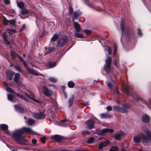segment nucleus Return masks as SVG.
I'll return each instance as SVG.
<instances>
[{"instance_id": "1", "label": "nucleus", "mask_w": 151, "mask_h": 151, "mask_svg": "<svg viewBox=\"0 0 151 151\" xmlns=\"http://www.w3.org/2000/svg\"><path fill=\"white\" fill-rule=\"evenodd\" d=\"M35 132L29 127H23L21 129L15 130L13 132L12 138L18 144L21 145L29 144L27 140L23 139L22 135L24 133H34Z\"/></svg>"}, {"instance_id": "2", "label": "nucleus", "mask_w": 151, "mask_h": 151, "mask_svg": "<svg viewBox=\"0 0 151 151\" xmlns=\"http://www.w3.org/2000/svg\"><path fill=\"white\" fill-rule=\"evenodd\" d=\"M144 131L147 134L148 137L144 134L139 133L134 137L133 139L135 142L139 143L141 140L143 143H147L149 140H151V132L148 130H144Z\"/></svg>"}, {"instance_id": "3", "label": "nucleus", "mask_w": 151, "mask_h": 151, "mask_svg": "<svg viewBox=\"0 0 151 151\" xmlns=\"http://www.w3.org/2000/svg\"><path fill=\"white\" fill-rule=\"evenodd\" d=\"M69 40L68 37L66 36H63L61 39H59L57 42V45L59 47H61L65 45Z\"/></svg>"}, {"instance_id": "4", "label": "nucleus", "mask_w": 151, "mask_h": 151, "mask_svg": "<svg viewBox=\"0 0 151 151\" xmlns=\"http://www.w3.org/2000/svg\"><path fill=\"white\" fill-rule=\"evenodd\" d=\"M54 43H52V42H50L48 47H46L44 48V50L45 52L43 51V53L41 52L42 55H45L48 54L52 52L54 49Z\"/></svg>"}, {"instance_id": "5", "label": "nucleus", "mask_w": 151, "mask_h": 151, "mask_svg": "<svg viewBox=\"0 0 151 151\" xmlns=\"http://www.w3.org/2000/svg\"><path fill=\"white\" fill-rule=\"evenodd\" d=\"M111 60V57H109L106 61V64L104 66V69L107 73H109L110 71V65Z\"/></svg>"}, {"instance_id": "6", "label": "nucleus", "mask_w": 151, "mask_h": 151, "mask_svg": "<svg viewBox=\"0 0 151 151\" xmlns=\"http://www.w3.org/2000/svg\"><path fill=\"white\" fill-rule=\"evenodd\" d=\"M131 96L132 98L133 99H135L137 101H138L139 100H140L142 102V103H145V105L149 107H150L151 109V100L150 99H149L148 100V104L146 103V101L145 100H143L141 98H138L136 94H134L133 95H131Z\"/></svg>"}, {"instance_id": "7", "label": "nucleus", "mask_w": 151, "mask_h": 151, "mask_svg": "<svg viewBox=\"0 0 151 151\" xmlns=\"http://www.w3.org/2000/svg\"><path fill=\"white\" fill-rule=\"evenodd\" d=\"M42 90L44 94L48 98H50L53 93V91L51 90H49L45 86H44Z\"/></svg>"}, {"instance_id": "8", "label": "nucleus", "mask_w": 151, "mask_h": 151, "mask_svg": "<svg viewBox=\"0 0 151 151\" xmlns=\"http://www.w3.org/2000/svg\"><path fill=\"white\" fill-rule=\"evenodd\" d=\"M33 116L34 118L38 119H42L45 118V115L43 112H39L37 113H34Z\"/></svg>"}, {"instance_id": "9", "label": "nucleus", "mask_w": 151, "mask_h": 151, "mask_svg": "<svg viewBox=\"0 0 151 151\" xmlns=\"http://www.w3.org/2000/svg\"><path fill=\"white\" fill-rule=\"evenodd\" d=\"M87 127L88 128L91 129L94 127V121L93 119H91L87 121L86 123Z\"/></svg>"}, {"instance_id": "10", "label": "nucleus", "mask_w": 151, "mask_h": 151, "mask_svg": "<svg viewBox=\"0 0 151 151\" xmlns=\"http://www.w3.org/2000/svg\"><path fill=\"white\" fill-rule=\"evenodd\" d=\"M24 66L26 69L27 71L31 74L34 75L35 76H39V74L36 72L34 71L31 69H29L27 67V64L25 62H24L23 63Z\"/></svg>"}, {"instance_id": "11", "label": "nucleus", "mask_w": 151, "mask_h": 151, "mask_svg": "<svg viewBox=\"0 0 151 151\" xmlns=\"http://www.w3.org/2000/svg\"><path fill=\"white\" fill-rule=\"evenodd\" d=\"M120 26L121 29L122 31V34H123L124 32L125 33L127 32L129 29V27L127 26L124 27V22L123 21H122L121 23Z\"/></svg>"}, {"instance_id": "12", "label": "nucleus", "mask_w": 151, "mask_h": 151, "mask_svg": "<svg viewBox=\"0 0 151 151\" xmlns=\"http://www.w3.org/2000/svg\"><path fill=\"white\" fill-rule=\"evenodd\" d=\"M14 74V73L12 71H8L6 72V78L9 80H12Z\"/></svg>"}, {"instance_id": "13", "label": "nucleus", "mask_w": 151, "mask_h": 151, "mask_svg": "<svg viewBox=\"0 0 151 151\" xmlns=\"http://www.w3.org/2000/svg\"><path fill=\"white\" fill-rule=\"evenodd\" d=\"M100 132L103 134L106 133H112L113 132V130L112 129L108 128H104L100 130Z\"/></svg>"}, {"instance_id": "14", "label": "nucleus", "mask_w": 151, "mask_h": 151, "mask_svg": "<svg viewBox=\"0 0 151 151\" xmlns=\"http://www.w3.org/2000/svg\"><path fill=\"white\" fill-rule=\"evenodd\" d=\"M131 106V105L129 104H127L123 105L121 108V112L123 113L127 112V111L128 109Z\"/></svg>"}, {"instance_id": "15", "label": "nucleus", "mask_w": 151, "mask_h": 151, "mask_svg": "<svg viewBox=\"0 0 151 151\" xmlns=\"http://www.w3.org/2000/svg\"><path fill=\"white\" fill-rule=\"evenodd\" d=\"M110 142L108 140H106L104 142H103L100 144L99 145V147L100 149H102L105 147L109 145Z\"/></svg>"}, {"instance_id": "16", "label": "nucleus", "mask_w": 151, "mask_h": 151, "mask_svg": "<svg viewBox=\"0 0 151 151\" xmlns=\"http://www.w3.org/2000/svg\"><path fill=\"white\" fill-rule=\"evenodd\" d=\"M73 25L76 29V32H80L81 31V27L78 23L74 21Z\"/></svg>"}, {"instance_id": "17", "label": "nucleus", "mask_w": 151, "mask_h": 151, "mask_svg": "<svg viewBox=\"0 0 151 151\" xmlns=\"http://www.w3.org/2000/svg\"><path fill=\"white\" fill-rule=\"evenodd\" d=\"M124 134L123 132H121L119 133H116L114 136V137L116 139L119 140L120 139Z\"/></svg>"}, {"instance_id": "18", "label": "nucleus", "mask_w": 151, "mask_h": 151, "mask_svg": "<svg viewBox=\"0 0 151 151\" xmlns=\"http://www.w3.org/2000/svg\"><path fill=\"white\" fill-rule=\"evenodd\" d=\"M14 106L15 110L19 112L22 113L24 112V109L20 106L19 105H14Z\"/></svg>"}, {"instance_id": "19", "label": "nucleus", "mask_w": 151, "mask_h": 151, "mask_svg": "<svg viewBox=\"0 0 151 151\" xmlns=\"http://www.w3.org/2000/svg\"><path fill=\"white\" fill-rule=\"evenodd\" d=\"M52 138L58 142H60L62 139V137L60 135H53L52 137Z\"/></svg>"}, {"instance_id": "20", "label": "nucleus", "mask_w": 151, "mask_h": 151, "mask_svg": "<svg viewBox=\"0 0 151 151\" xmlns=\"http://www.w3.org/2000/svg\"><path fill=\"white\" fill-rule=\"evenodd\" d=\"M150 118V117L149 116L145 115L142 117V121L144 122L147 123L149 121Z\"/></svg>"}, {"instance_id": "21", "label": "nucleus", "mask_w": 151, "mask_h": 151, "mask_svg": "<svg viewBox=\"0 0 151 151\" xmlns=\"http://www.w3.org/2000/svg\"><path fill=\"white\" fill-rule=\"evenodd\" d=\"M81 13L79 11L77 10L73 14V19L74 21L75 19H77L81 15Z\"/></svg>"}, {"instance_id": "22", "label": "nucleus", "mask_w": 151, "mask_h": 151, "mask_svg": "<svg viewBox=\"0 0 151 151\" xmlns=\"http://www.w3.org/2000/svg\"><path fill=\"white\" fill-rule=\"evenodd\" d=\"M2 37L4 40L5 42L7 44L9 45L10 44V42L9 41L7 40V35L5 33H3L2 34Z\"/></svg>"}, {"instance_id": "23", "label": "nucleus", "mask_w": 151, "mask_h": 151, "mask_svg": "<svg viewBox=\"0 0 151 151\" xmlns=\"http://www.w3.org/2000/svg\"><path fill=\"white\" fill-rule=\"evenodd\" d=\"M20 77V76L19 73H16L15 74L14 80L16 83H18V81Z\"/></svg>"}, {"instance_id": "24", "label": "nucleus", "mask_w": 151, "mask_h": 151, "mask_svg": "<svg viewBox=\"0 0 151 151\" xmlns=\"http://www.w3.org/2000/svg\"><path fill=\"white\" fill-rule=\"evenodd\" d=\"M100 117L102 119H106L110 118L111 116L109 114H102L100 115Z\"/></svg>"}, {"instance_id": "25", "label": "nucleus", "mask_w": 151, "mask_h": 151, "mask_svg": "<svg viewBox=\"0 0 151 151\" xmlns=\"http://www.w3.org/2000/svg\"><path fill=\"white\" fill-rule=\"evenodd\" d=\"M56 65V62H49L47 64L48 66L50 68H52Z\"/></svg>"}, {"instance_id": "26", "label": "nucleus", "mask_w": 151, "mask_h": 151, "mask_svg": "<svg viewBox=\"0 0 151 151\" xmlns=\"http://www.w3.org/2000/svg\"><path fill=\"white\" fill-rule=\"evenodd\" d=\"M58 34H55L51 38V40L50 42H52V43H54L58 38Z\"/></svg>"}, {"instance_id": "27", "label": "nucleus", "mask_w": 151, "mask_h": 151, "mask_svg": "<svg viewBox=\"0 0 151 151\" xmlns=\"http://www.w3.org/2000/svg\"><path fill=\"white\" fill-rule=\"evenodd\" d=\"M17 3L18 6L20 8H22L24 6V3L22 1H17Z\"/></svg>"}, {"instance_id": "28", "label": "nucleus", "mask_w": 151, "mask_h": 151, "mask_svg": "<svg viewBox=\"0 0 151 151\" xmlns=\"http://www.w3.org/2000/svg\"><path fill=\"white\" fill-rule=\"evenodd\" d=\"M7 99L8 100L12 102L14 101V96L11 94H8L7 95Z\"/></svg>"}, {"instance_id": "29", "label": "nucleus", "mask_w": 151, "mask_h": 151, "mask_svg": "<svg viewBox=\"0 0 151 151\" xmlns=\"http://www.w3.org/2000/svg\"><path fill=\"white\" fill-rule=\"evenodd\" d=\"M0 126L1 129L4 130V131L7 129L8 128V125L4 124H0Z\"/></svg>"}, {"instance_id": "30", "label": "nucleus", "mask_w": 151, "mask_h": 151, "mask_svg": "<svg viewBox=\"0 0 151 151\" xmlns=\"http://www.w3.org/2000/svg\"><path fill=\"white\" fill-rule=\"evenodd\" d=\"M74 99V97L73 96L70 97L68 103L69 106H71L73 104Z\"/></svg>"}, {"instance_id": "31", "label": "nucleus", "mask_w": 151, "mask_h": 151, "mask_svg": "<svg viewBox=\"0 0 151 151\" xmlns=\"http://www.w3.org/2000/svg\"><path fill=\"white\" fill-rule=\"evenodd\" d=\"M81 133L83 135H86L89 134H90V132L86 130L82 131L81 132Z\"/></svg>"}, {"instance_id": "32", "label": "nucleus", "mask_w": 151, "mask_h": 151, "mask_svg": "<svg viewBox=\"0 0 151 151\" xmlns=\"http://www.w3.org/2000/svg\"><path fill=\"white\" fill-rule=\"evenodd\" d=\"M29 12V11L25 9H23L21 10V13L22 15H24L28 14Z\"/></svg>"}, {"instance_id": "33", "label": "nucleus", "mask_w": 151, "mask_h": 151, "mask_svg": "<svg viewBox=\"0 0 151 151\" xmlns=\"http://www.w3.org/2000/svg\"><path fill=\"white\" fill-rule=\"evenodd\" d=\"M27 122L28 124L29 125H33L35 123V121H34L31 119H28L27 120Z\"/></svg>"}, {"instance_id": "34", "label": "nucleus", "mask_w": 151, "mask_h": 151, "mask_svg": "<svg viewBox=\"0 0 151 151\" xmlns=\"http://www.w3.org/2000/svg\"><path fill=\"white\" fill-rule=\"evenodd\" d=\"M114 56H115L117 52V47L116 45L115 44L114 45Z\"/></svg>"}, {"instance_id": "35", "label": "nucleus", "mask_w": 151, "mask_h": 151, "mask_svg": "<svg viewBox=\"0 0 151 151\" xmlns=\"http://www.w3.org/2000/svg\"><path fill=\"white\" fill-rule=\"evenodd\" d=\"M68 86L69 88H73L75 85L74 83L72 81H70L68 82Z\"/></svg>"}, {"instance_id": "36", "label": "nucleus", "mask_w": 151, "mask_h": 151, "mask_svg": "<svg viewBox=\"0 0 151 151\" xmlns=\"http://www.w3.org/2000/svg\"><path fill=\"white\" fill-rule=\"evenodd\" d=\"M11 56L13 58H16L17 56L18 57L19 55L14 52L12 51L11 52Z\"/></svg>"}, {"instance_id": "37", "label": "nucleus", "mask_w": 151, "mask_h": 151, "mask_svg": "<svg viewBox=\"0 0 151 151\" xmlns=\"http://www.w3.org/2000/svg\"><path fill=\"white\" fill-rule=\"evenodd\" d=\"M74 35L78 38H82L84 37V36L82 34L79 33H76L74 34Z\"/></svg>"}, {"instance_id": "38", "label": "nucleus", "mask_w": 151, "mask_h": 151, "mask_svg": "<svg viewBox=\"0 0 151 151\" xmlns=\"http://www.w3.org/2000/svg\"><path fill=\"white\" fill-rule=\"evenodd\" d=\"M125 91L127 96H129V87H124Z\"/></svg>"}, {"instance_id": "39", "label": "nucleus", "mask_w": 151, "mask_h": 151, "mask_svg": "<svg viewBox=\"0 0 151 151\" xmlns=\"http://www.w3.org/2000/svg\"><path fill=\"white\" fill-rule=\"evenodd\" d=\"M48 80L51 82H55L57 81L56 78L54 77H50L48 78Z\"/></svg>"}, {"instance_id": "40", "label": "nucleus", "mask_w": 151, "mask_h": 151, "mask_svg": "<svg viewBox=\"0 0 151 151\" xmlns=\"http://www.w3.org/2000/svg\"><path fill=\"white\" fill-rule=\"evenodd\" d=\"M47 138V136H42L40 138V140L44 144L45 143V140Z\"/></svg>"}, {"instance_id": "41", "label": "nucleus", "mask_w": 151, "mask_h": 151, "mask_svg": "<svg viewBox=\"0 0 151 151\" xmlns=\"http://www.w3.org/2000/svg\"><path fill=\"white\" fill-rule=\"evenodd\" d=\"M94 141V138L93 137H90L87 141V142L88 144L92 143Z\"/></svg>"}, {"instance_id": "42", "label": "nucleus", "mask_w": 151, "mask_h": 151, "mask_svg": "<svg viewBox=\"0 0 151 151\" xmlns=\"http://www.w3.org/2000/svg\"><path fill=\"white\" fill-rule=\"evenodd\" d=\"M25 94L29 99H32V100L34 101H35V102H39V101L38 100H37L36 99H32L31 98V96H29L28 94H27V93H25Z\"/></svg>"}, {"instance_id": "43", "label": "nucleus", "mask_w": 151, "mask_h": 151, "mask_svg": "<svg viewBox=\"0 0 151 151\" xmlns=\"http://www.w3.org/2000/svg\"><path fill=\"white\" fill-rule=\"evenodd\" d=\"M6 91L10 93H14V91L10 87H7L6 88Z\"/></svg>"}, {"instance_id": "44", "label": "nucleus", "mask_w": 151, "mask_h": 151, "mask_svg": "<svg viewBox=\"0 0 151 151\" xmlns=\"http://www.w3.org/2000/svg\"><path fill=\"white\" fill-rule=\"evenodd\" d=\"M7 32L9 34H12L14 33L15 32V30L8 29H7Z\"/></svg>"}, {"instance_id": "45", "label": "nucleus", "mask_w": 151, "mask_h": 151, "mask_svg": "<svg viewBox=\"0 0 151 151\" xmlns=\"http://www.w3.org/2000/svg\"><path fill=\"white\" fill-rule=\"evenodd\" d=\"M117 147L116 146L112 147L109 150V151H117Z\"/></svg>"}, {"instance_id": "46", "label": "nucleus", "mask_w": 151, "mask_h": 151, "mask_svg": "<svg viewBox=\"0 0 151 151\" xmlns=\"http://www.w3.org/2000/svg\"><path fill=\"white\" fill-rule=\"evenodd\" d=\"M14 68L16 70H17V71L22 73L21 70L19 68V66H14Z\"/></svg>"}, {"instance_id": "47", "label": "nucleus", "mask_w": 151, "mask_h": 151, "mask_svg": "<svg viewBox=\"0 0 151 151\" xmlns=\"http://www.w3.org/2000/svg\"><path fill=\"white\" fill-rule=\"evenodd\" d=\"M8 22L12 25H14L15 23V21L13 19L9 20Z\"/></svg>"}, {"instance_id": "48", "label": "nucleus", "mask_w": 151, "mask_h": 151, "mask_svg": "<svg viewBox=\"0 0 151 151\" xmlns=\"http://www.w3.org/2000/svg\"><path fill=\"white\" fill-rule=\"evenodd\" d=\"M114 109L115 110L116 109L117 110H118L119 111H121V108L120 107H119V106H114Z\"/></svg>"}, {"instance_id": "49", "label": "nucleus", "mask_w": 151, "mask_h": 151, "mask_svg": "<svg viewBox=\"0 0 151 151\" xmlns=\"http://www.w3.org/2000/svg\"><path fill=\"white\" fill-rule=\"evenodd\" d=\"M69 10L70 12V14L71 15L73 13V8L71 6H70L69 8Z\"/></svg>"}, {"instance_id": "50", "label": "nucleus", "mask_w": 151, "mask_h": 151, "mask_svg": "<svg viewBox=\"0 0 151 151\" xmlns=\"http://www.w3.org/2000/svg\"><path fill=\"white\" fill-rule=\"evenodd\" d=\"M5 133L8 136H10L11 134L10 132L8 130V129L4 131Z\"/></svg>"}, {"instance_id": "51", "label": "nucleus", "mask_w": 151, "mask_h": 151, "mask_svg": "<svg viewBox=\"0 0 151 151\" xmlns=\"http://www.w3.org/2000/svg\"><path fill=\"white\" fill-rule=\"evenodd\" d=\"M108 48V52L109 55L111 54V49L109 47H107Z\"/></svg>"}, {"instance_id": "52", "label": "nucleus", "mask_w": 151, "mask_h": 151, "mask_svg": "<svg viewBox=\"0 0 151 151\" xmlns=\"http://www.w3.org/2000/svg\"><path fill=\"white\" fill-rule=\"evenodd\" d=\"M7 146L10 149V150L12 151H16V149L15 148H12L11 146V145H7Z\"/></svg>"}, {"instance_id": "53", "label": "nucleus", "mask_w": 151, "mask_h": 151, "mask_svg": "<svg viewBox=\"0 0 151 151\" xmlns=\"http://www.w3.org/2000/svg\"><path fill=\"white\" fill-rule=\"evenodd\" d=\"M83 32L86 34H90L91 33V30L88 29H85L83 31Z\"/></svg>"}, {"instance_id": "54", "label": "nucleus", "mask_w": 151, "mask_h": 151, "mask_svg": "<svg viewBox=\"0 0 151 151\" xmlns=\"http://www.w3.org/2000/svg\"><path fill=\"white\" fill-rule=\"evenodd\" d=\"M18 58L20 61L22 63H23L25 61L22 58V57L20 56H19Z\"/></svg>"}, {"instance_id": "55", "label": "nucleus", "mask_w": 151, "mask_h": 151, "mask_svg": "<svg viewBox=\"0 0 151 151\" xmlns=\"http://www.w3.org/2000/svg\"><path fill=\"white\" fill-rule=\"evenodd\" d=\"M107 84L108 86L111 89L112 87V84L110 82H108L107 83Z\"/></svg>"}, {"instance_id": "56", "label": "nucleus", "mask_w": 151, "mask_h": 151, "mask_svg": "<svg viewBox=\"0 0 151 151\" xmlns=\"http://www.w3.org/2000/svg\"><path fill=\"white\" fill-rule=\"evenodd\" d=\"M138 34L139 36H141L142 35V33L141 31V29L139 28L137 29Z\"/></svg>"}, {"instance_id": "57", "label": "nucleus", "mask_w": 151, "mask_h": 151, "mask_svg": "<svg viewBox=\"0 0 151 151\" xmlns=\"http://www.w3.org/2000/svg\"><path fill=\"white\" fill-rule=\"evenodd\" d=\"M30 96L31 97V98L32 99H35V95L33 94V93H32V92L30 93Z\"/></svg>"}, {"instance_id": "58", "label": "nucleus", "mask_w": 151, "mask_h": 151, "mask_svg": "<svg viewBox=\"0 0 151 151\" xmlns=\"http://www.w3.org/2000/svg\"><path fill=\"white\" fill-rule=\"evenodd\" d=\"M4 2L6 4H9L10 3V1L9 0H4Z\"/></svg>"}, {"instance_id": "59", "label": "nucleus", "mask_w": 151, "mask_h": 151, "mask_svg": "<svg viewBox=\"0 0 151 151\" xmlns=\"http://www.w3.org/2000/svg\"><path fill=\"white\" fill-rule=\"evenodd\" d=\"M111 106H109L107 107H106V109L107 110L110 111L111 110Z\"/></svg>"}, {"instance_id": "60", "label": "nucleus", "mask_w": 151, "mask_h": 151, "mask_svg": "<svg viewBox=\"0 0 151 151\" xmlns=\"http://www.w3.org/2000/svg\"><path fill=\"white\" fill-rule=\"evenodd\" d=\"M16 95L18 97H19L21 99H22V98H23V96H22L20 95L19 94L17 93Z\"/></svg>"}, {"instance_id": "61", "label": "nucleus", "mask_w": 151, "mask_h": 151, "mask_svg": "<svg viewBox=\"0 0 151 151\" xmlns=\"http://www.w3.org/2000/svg\"><path fill=\"white\" fill-rule=\"evenodd\" d=\"M60 122H67L68 123H69V122H70V121H69L68 120L64 119V120L61 121Z\"/></svg>"}, {"instance_id": "62", "label": "nucleus", "mask_w": 151, "mask_h": 151, "mask_svg": "<svg viewBox=\"0 0 151 151\" xmlns=\"http://www.w3.org/2000/svg\"><path fill=\"white\" fill-rule=\"evenodd\" d=\"M36 140L35 139H33L32 140V143L33 144H35L36 143Z\"/></svg>"}, {"instance_id": "63", "label": "nucleus", "mask_w": 151, "mask_h": 151, "mask_svg": "<svg viewBox=\"0 0 151 151\" xmlns=\"http://www.w3.org/2000/svg\"><path fill=\"white\" fill-rule=\"evenodd\" d=\"M114 92L115 93H117V94H119V91L117 88H115L114 91Z\"/></svg>"}, {"instance_id": "64", "label": "nucleus", "mask_w": 151, "mask_h": 151, "mask_svg": "<svg viewBox=\"0 0 151 151\" xmlns=\"http://www.w3.org/2000/svg\"><path fill=\"white\" fill-rule=\"evenodd\" d=\"M25 25H23V26L22 27V28L20 30L22 31L24 29V28L25 27Z\"/></svg>"}]
</instances>
